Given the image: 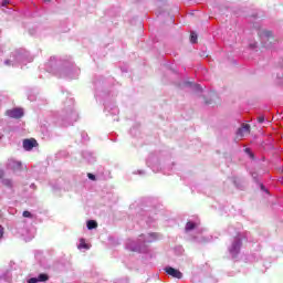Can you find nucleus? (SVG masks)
Wrapping results in <instances>:
<instances>
[{"mask_svg":"<svg viewBox=\"0 0 283 283\" xmlns=\"http://www.w3.org/2000/svg\"><path fill=\"white\" fill-rule=\"evenodd\" d=\"M6 114L9 116V118L19 119V118H23L24 113H23V108H13V109L7 111Z\"/></svg>","mask_w":283,"mask_h":283,"instance_id":"nucleus-1","label":"nucleus"},{"mask_svg":"<svg viewBox=\"0 0 283 283\" xmlns=\"http://www.w3.org/2000/svg\"><path fill=\"white\" fill-rule=\"evenodd\" d=\"M247 134H251V126L249 124H243L237 132V138H244Z\"/></svg>","mask_w":283,"mask_h":283,"instance_id":"nucleus-2","label":"nucleus"},{"mask_svg":"<svg viewBox=\"0 0 283 283\" xmlns=\"http://www.w3.org/2000/svg\"><path fill=\"white\" fill-rule=\"evenodd\" d=\"M165 271L167 275H170L171 277H176L177 280H182V272H180V270L168 266L165 269Z\"/></svg>","mask_w":283,"mask_h":283,"instance_id":"nucleus-3","label":"nucleus"},{"mask_svg":"<svg viewBox=\"0 0 283 283\" xmlns=\"http://www.w3.org/2000/svg\"><path fill=\"white\" fill-rule=\"evenodd\" d=\"M36 145H39V144L36 143V139H34V138L23 140V149H25V151H32V149H34V147H36Z\"/></svg>","mask_w":283,"mask_h":283,"instance_id":"nucleus-4","label":"nucleus"},{"mask_svg":"<svg viewBox=\"0 0 283 283\" xmlns=\"http://www.w3.org/2000/svg\"><path fill=\"white\" fill-rule=\"evenodd\" d=\"M8 165L9 169H12V171H19V169L22 167L21 161H17L14 159H11Z\"/></svg>","mask_w":283,"mask_h":283,"instance_id":"nucleus-5","label":"nucleus"},{"mask_svg":"<svg viewBox=\"0 0 283 283\" xmlns=\"http://www.w3.org/2000/svg\"><path fill=\"white\" fill-rule=\"evenodd\" d=\"M98 227V223L94 220L87 221V229L92 231V229H96Z\"/></svg>","mask_w":283,"mask_h":283,"instance_id":"nucleus-6","label":"nucleus"},{"mask_svg":"<svg viewBox=\"0 0 283 283\" xmlns=\"http://www.w3.org/2000/svg\"><path fill=\"white\" fill-rule=\"evenodd\" d=\"M196 229V223L188 221L186 224V231H193Z\"/></svg>","mask_w":283,"mask_h":283,"instance_id":"nucleus-7","label":"nucleus"},{"mask_svg":"<svg viewBox=\"0 0 283 283\" xmlns=\"http://www.w3.org/2000/svg\"><path fill=\"white\" fill-rule=\"evenodd\" d=\"M48 280H50V276H48V274H40L38 276V282H48Z\"/></svg>","mask_w":283,"mask_h":283,"instance_id":"nucleus-8","label":"nucleus"},{"mask_svg":"<svg viewBox=\"0 0 283 283\" xmlns=\"http://www.w3.org/2000/svg\"><path fill=\"white\" fill-rule=\"evenodd\" d=\"M190 42L191 43H198V34H196V32H192L190 34Z\"/></svg>","mask_w":283,"mask_h":283,"instance_id":"nucleus-9","label":"nucleus"},{"mask_svg":"<svg viewBox=\"0 0 283 283\" xmlns=\"http://www.w3.org/2000/svg\"><path fill=\"white\" fill-rule=\"evenodd\" d=\"M213 98H216V95H212L209 99H205L206 105H213Z\"/></svg>","mask_w":283,"mask_h":283,"instance_id":"nucleus-10","label":"nucleus"},{"mask_svg":"<svg viewBox=\"0 0 283 283\" xmlns=\"http://www.w3.org/2000/svg\"><path fill=\"white\" fill-rule=\"evenodd\" d=\"M22 216L23 218H32V213L28 210L23 211Z\"/></svg>","mask_w":283,"mask_h":283,"instance_id":"nucleus-11","label":"nucleus"},{"mask_svg":"<svg viewBox=\"0 0 283 283\" xmlns=\"http://www.w3.org/2000/svg\"><path fill=\"white\" fill-rule=\"evenodd\" d=\"M10 4V0H2L1 1V7L7 8Z\"/></svg>","mask_w":283,"mask_h":283,"instance_id":"nucleus-12","label":"nucleus"},{"mask_svg":"<svg viewBox=\"0 0 283 283\" xmlns=\"http://www.w3.org/2000/svg\"><path fill=\"white\" fill-rule=\"evenodd\" d=\"M264 36L271 38L273 36V32L272 31H263Z\"/></svg>","mask_w":283,"mask_h":283,"instance_id":"nucleus-13","label":"nucleus"},{"mask_svg":"<svg viewBox=\"0 0 283 283\" xmlns=\"http://www.w3.org/2000/svg\"><path fill=\"white\" fill-rule=\"evenodd\" d=\"M28 283H39V279L38 277H31V279H29Z\"/></svg>","mask_w":283,"mask_h":283,"instance_id":"nucleus-14","label":"nucleus"},{"mask_svg":"<svg viewBox=\"0 0 283 283\" xmlns=\"http://www.w3.org/2000/svg\"><path fill=\"white\" fill-rule=\"evenodd\" d=\"M78 248H80V249H88V247L86 245L85 242L80 243V247H78Z\"/></svg>","mask_w":283,"mask_h":283,"instance_id":"nucleus-15","label":"nucleus"},{"mask_svg":"<svg viewBox=\"0 0 283 283\" xmlns=\"http://www.w3.org/2000/svg\"><path fill=\"white\" fill-rule=\"evenodd\" d=\"M258 123H264V116H259L258 117Z\"/></svg>","mask_w":283,"mask_h":283,"instance_id":"nucleus-16","label":"nucleus"},{"mask_svg":"<svg viewBox=\"0 0 283 283\" xmlns=\"http://www.w3.org/2000/svg\"><path fill=\"white\" fill-rule=\"evenodd\" d=\"M88 178H90V180H96V176H94L92 174H88Z\"/></svg>","mask_w":283,"mask_h":283,"instance_id":"nucleus-17","label":"nucleus"},{"mask_svg":"<svg viewBox=\"0 0 283 283\" xmlns=\"http://www.w3.org/2000/svg\"><path fill=\"white\" fill-rule=\"evenodd\" d=\"M3 238V227L0 226V240Z\"/></svg>","mask_w":283,"mask_h":283,"instance_id":"nucleus-18","label":"nucleus"},{"mask_svg":"<svg viewBox=\"0 0 283 283\" xmlns=\"http://www.w3.org/2000/svg\"><path fill=\"white\" fill-rule=\"evenodd\" d=\"M245 151L247 154H250L251 158H253V154L251 153V149L247 148Z\"/></svg>","mask_w":283,"mask_h":283,"instance_id":"nucleus-19","label":"nucleus"},{"mask_svg":"<svg viewBox=\"0 0 283 283\" xmlns=\"http://www.w3.org/2000/svg\"><path fill=\"white\" fill-rule=\"evenodd\" d=\"M1 178H3V171L2 170H0V180H1Z\"/></svg>","mask_w":283,"mask_h":283,"instance_id":"nucleus-20","label":"nucleus"},{"mask_svg":"<svg viewBox=\"0 0 283 283\" xmlns=\"http://www.w3.org/2000/svg\"><path fill=\"white\" fill-rule=\"evenodd\" d=\"M197 88L200 90V85H197Z\"/></svg>","mask_w":283,"mask_h":283,"instance_id":"nucleus-21","label":"nucleus"},{"mask_svg":"<svg viewBox=\"0 0 283 283\" xmlns=\"http://www.w3.org/2000/svg\"><path fill=\"white\" fill-rule=\"evenodd\" d=\"M281 184L283 185V178H282V181H281Z\"/></svg>","mask_w":283,"mask_h":283,"instance_id":"nucleus-22","label":"nucleus"},{"mask_svg":"<svg viewBox=\"0 0 283 283\" xmlns=\"http://www.w3.org/2000/svg\"><path fill=\"white\" fill-rule=\"evenodd\" d=\"M45 2L50 1V0H44Z\"/></svg>","mask_w":283,"mask_h":283,"instance_id":"nucleus-23","label":"nucleus"}]
</instances>
